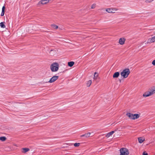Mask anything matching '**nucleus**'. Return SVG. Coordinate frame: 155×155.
<instances>
[{"label": "nucleus", "mask_w": 155, "mask_h": 155, "mask_svg": "<svg viewBox=\"0 0 155 155\" xmlns=\"http://www.w3.org/2000/svg\"><path fill=\"white\" fill-rule=\"evenodd\" d=\"M59 77L57 76H54L51 78L50 80L48 81L49 83H52L58 79Z\"/></svg>", "instance_id": "6"}, {"label": "nucleus", "mask_w": 155, "mask_h": 155, "mask_svg": "<svg viewBox=\"0 0 155 155\" xmlns=\"http://www.w3.org/2000/svg\"><path fill=\"white\" fill-rule=\"evenodd\" d=\"M80 143H75L74 144V146L75 147H78L79 146Z\"/></svg>", "instance_id": "26"}, {"label": "nucleus", "mask_w": 155, "mask_h": 155, "mask_svg": "<svg viewBox=\"0 0 155 155\" xmlns=\"http://www.w3.org/2000/svg\"><path fill=\"white\" fill-rule=\"evenodd\" d=\"M120 155H128L129 152L128 150L125 148H122L120 149Z\"/></svg>", "instance_id": "3"}, {"label": "nucleus", "mask_w": 155, "mask_h": 155, "mask_svg": "<svg viewBox=\"0 0 155 155\" xmlns=\"http://www.w3.org/2000/svg\"><path fill=\"white\" fill-rule=\"evenodd\" d=\"M130 71L129 68H125L120 73L121 76L124 78H127L130 74Z\"/></svg>", "instance_id": "2"}, {"label": "nucleus", "mask_w": 155, "mask_h": 155, "mask_svg": "<svg viewBox=\"0 0 155 155\" xmlns=\"http://www.w3.org/2000/svg\"><path fill=\"white\" fill-rule=\"evenodd\" d=\"M55 51L53 50H51L50 52V54L51 55H54L55 54Z\"/></svg>", "instance_id": "21"}, {"label": "nucleus", "mask_w": 155, "mask_h": 155, "mask_svg": "<svg viewBox=\"0 0 155 155\" xmlns=\"http://www.w3.org/2000/svg\"><path fill=\"white\" fill-rule=\"evenodd\" d=\"M155 41V36L151 38H149L147 41V43H153Z\"/></svg>", "instance_id": "10"}, {"label": "nucleus", "mask_w": 155, "mask_h": 155, "mask_svg": "<svg viewBox=\"0 0 155 155\" xmlns=\"http://www.w3.org/2000/svg\"><path fill=\"white\" fill-rule=\"evenodd\" d=\"M5 9V6H4L2 7V12L1 15V16H4V15Z\"/></svg>", "instance_id": "17"}, {"label": "nucleus", "mask_w": 155, "mask_h": 155, "mask_svg": "<svg viewBox=\"0 0 155 155\" xmlns=\"http://www.w3.org/2000/svg\"><path fill=\"white\" fill-rule=\"evenodd\" d=\"M85 135H86V134L82 135H81V137H84V136H85Z\"/></svg>", "instance_id": "30"}, {"label": "nucleus", "mask_w": 155, "mask_h": 155, "mask_svg": "<svg viewBox=\"0 0 155 155\" xmlns=\"http://www.w3.org/2000/svg\"><path fill=\"white\" fill-rule=\"evenodd\" d=\"M114 132L115 131H113L108 133L106 135V137H109L110 136L112 135L114 133Z\"/></svg>", "instance_id": "14"}, {"label": "nucleus", "mask_w": 155, "mask_h": 155, "mask_svg": "<svg viewBox=\"0 0 155 155\" xmlns=\"http://www.w3.org/2000/svg\"><path fill=\"white\" fill-rule=\"evenodd\" d=\"M94 133L93 132L88 133V137H92L94 135Z\"/></svg>", "instance_id": "18"}, {"label": "nucleus", "mask_w": 155, "mask_h": 155, "mask_svg": "<svg viewBox=\"0 0 155 155\" xmlns=\"http://www.w3.org/2000/svg\"><path fill=\"white\" fill-rule=\"evenodd\" d=\"M118 10V9L115 8H108L106 10V11L109 13H115L114 12H113L114 11H117Z\"/></svg>", "instance_id": "4"}, {"label": "nucleus", "mask_w": 155, "mask_h": 155, "mask_svg": "<svg viewBox=\"0 0 155 155\" xmlns=\"http://www.w3.org/2000/svg\"><path fill=\"white\" fill-rule=\"evenodd\" d=\"M91 83L92 82L91 80H90L88 81V85L89 84L88 86H90L91 85Z\"/></svg>", "instance_id": "27"}, {"label": "nucleus", "mask_w": 155, "mask_h": 155, "mask_svg": "<svg viewBox=\"0 0 155 155\" xmlns=\"http://www.w3.org/2000/svg\"><path fill=\"white\" fill-rule=\"evenodd\" d=\"M49 1V0H41L38 3V5H45L48 3Z\"/></svg>", "instance_id": "5"}, {"label": "nucleus", "mask_w": 155, "mask_h": 155, "mask_svg": "<svg viewBox=\"0 0 155 155\" xmlns=\"http://www.w3.org/2000/svg\"><path fill=\"white\" fill-rule=\"evenodd\" d=\"M148 91L152 95L155 94V87L153 86L151 87Z\"/></svg>", "instance_id": "7"}, {"label": "nucleus", "mask_w": 155, "mask_h": 155, "mask_svg": "<svg viewBox=\"0 0 155 155\" xmlns=\"http://www.w3.org/2000/svg\"><path fill=\"white\" fill-rule=\"evenodd\" d=\"M58 64L56 62H54L51 65L50 68H58Z\"/></svg>", "instance_id": "8"}, {"label": "nucleus", "mask_w": 155, "mask_h": 155, "mask_svg": "<svg viewBox=\"0 0 155 155\" xmlns=\"http://www.w3.org/2000/svg\"><path fill=\"white\" fill-rule=\"evenodd\" d=\"M30 149L28 148H23L21 149V152L23 153H25L26 152L29 151Z\"/></svg>", "instance_id": "12"}, {"label": "nucleus", "mask_w": 155, "mask_h": 155, "mask_svg": "<svg viewBox=\"0 0 155 155\" xmlns=\"http://www.w3.org/2000/svg\"><path fill=\"white\" fill-rule=\"evenodd\" d=\"M96 4H92L91 6V9H94V8L96 7Z\"/></svg>", "instance_id": "25"}, {"label": "nucleus", "mask_w": 155, "mask_h": 155, "mask_svg": "<svg viewBox=\"0 0 155 155\" xmlns=\"http://www.w3.org/2000/svg\"><path fill=\"white\" fill-rule=\"evenodd\" d=\"M74 61H71L68 63V65L69 67H72L74 64Z\"/></svg>", "instance_id": "16"}, {"label": "nucleus", "mask_w": 155, "mask_h": 155, "mask_svg": "<svg viewBox=\"0 0 155 155\" xmlns=\"http://www.w3.org/2000/svg\"><path fill=\"white\" fill-rule=\"evenodd\" d=\"M4 23L5 22H1L0 23V26H1V28H4L5 27V26L4 24Z\"/></svg>", "instance_id": "19"}, {"label": "nucleus", "mask_w": 155, "mask_h": 155, "mask_svg": "<svg viewBox=\"0 0 155 155\" xmlns=\"http://www.w3.org/2000/svg\"><path fill=\"white\" fill-rule=\"evenodd\" d=\"M125 39L124 38H120L119 40V43L121 45H123L124 44Z\"/></svg>", "instance_id": "11"}, {"label": "nucleus", "mask_w": 155, "mask_h": 155, "mask_svg": "<svg viewBox=\"0 0 155 155\" xmlns=\"http://www.w3.org/2000/svg\"><path fill=\"white\" fill-rule=\"evenodd\" d=\"M152 64L153 65H155V59L152 62Z\"/></svg>", "instance_id": "28"}, {"label": "nucleus", "mask_w": 155, "mask_h": 155, "mask_svg": "<svg viewBox=\"0 0 155 155\" xmlns=\"http://www.w3.org/2000/svg\"><path fill=\"white\" fill-rule=\"evenodd\" d=\"M98 76V74L96 72H95L94 74V80H96Z\"/></svg>", "instance_id": "20"}, {"label": "nucleus", "mask_w": 155, "mask_h": 155, "mask_svg": "<svg viewBox=\"0 0 155 155\" xmlns=\"http://www.w3.org/2000/svg\"><path fill=\"white\" fill-rule=\"evenodd\" d=\"M51 70L52 72H55L57 71L58 69V68H51Z\"/></svg>", "instance_id": "24"}, {"label": "nucleus", "mask_w": 155, "mask_h": 155, "mask_svg": "<svg viewBox=\"0 0 155 155\" xmlns=\"http://www.w3.org/2000/svg\"><path fill=\"white\" fill-rule=\"evenodd\" d=\"M152 95L148 91L145 92L143 94V96L144 97H147Z\"/></svg>", "instance_id": "9"}, {"label": "nucleus", "mask_w": 155, "mask_h": 155, "mask_svg": "<svg viewBox=\"0 0 155 155\" xmlns=\"http://www.w3.org/2000/svg\"><path fill=\"white\" fill-rule=\"evenodd\" d=\"M51 26L54 29H57L58 28V26L55 25H51Z\"/></svg>", "instance_id": "22"}, {"label": "nucleus", "mask_w": 155, "mask_h": 155, "mask_svg": "<svg viewBox=\"0 0 155 155\" xmlns=\"http://www.w3.org/2000/svg\"><path fill=\"white\" fill-rule=\"evenodd\" d=\"M138 141L140 143H142L145 141V138L142 137H138Z\"/></svg>", "instance_id": "13"}, {"label": "nucleus", "mask_w": 155, "mask_h": 155, "mask_svg": "<svg viewBox=\"0 0 155 155\" xmlns=\"http://www.w3.org/2000/svg\"><path fill=\"white\" fill-rule=\"evenodd\" d=\"M120 75V73L119 72H115L113 75V78H118Z\"/></svg>", "instance_id": "15"}, {"label": "nucleus", "mask_w": 155, "mask_h": 155, "mask_svg": "<svg viewBox=\"0 0 155 155\" xmlns=\"http://www.w3.org/2000/svg\"><path fill=\"white\" fill-rule=\"evenodd\" d=\"M143 155H148L147 153H146L145 152H144L143 153Z\"/></svg>", "instance_id": "29"}, {"label": "nucleus", "mask_w": 155, "mask_h": 155, "mask_svg": "<svg viewBox=\"0 0 155 155\" xmlns=\"http://www.w3.org/2000/svg\"><path fill=\"white\" fill-rule=\"evenodd\" d=\"M6 140V138L5 137H0V140L2 141H4Z\"/></svg>", "instance_id": "23"}, {"label": "nucleus", "mask_w": 155, "mask_h": 155, "mask_svg": "<svg viewBox=\"0 0 155 155\" xmlns=\"http://www.w3.org/2000/svg\"><path fill=\"white\" fill-rule=\"evenodd\" d=\"M126 115L130 119L132 120H135L138 118L140 117V114H134L130 113H127L126 114Z\"/></svg>", "instance_id": "1"}]
</instances>
